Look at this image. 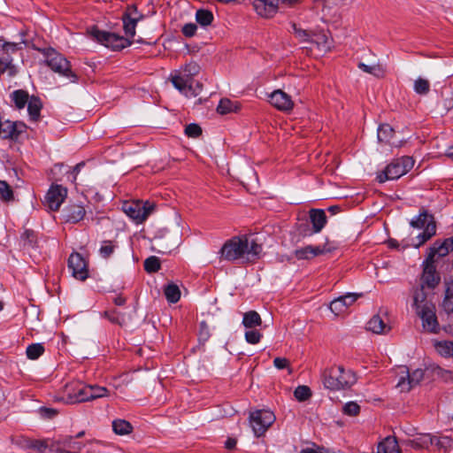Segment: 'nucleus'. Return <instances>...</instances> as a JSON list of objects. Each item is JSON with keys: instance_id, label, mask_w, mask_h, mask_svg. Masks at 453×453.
<instances>
[{"instance_id": "nucleus-1", "label": "nucleus", "mask_w": 453, "mask_h": 453, "mask_svg": "<svg viewBox=\"0 0 453 453\" xmlns=\"http://www.w3.org/2000/svg\"><path fill=\"white\" fill-rule=\"evenodd\" d=\"M143 17V14L138 11L136 5H127L122 15L126 37L115 33L100 30L96 27L91 28L90 35L102 45L112 50H121L132 44V41L129 38H134L136 25Z\"/></svg>"}, {"instance_id": "nucleus-2", "label": "nucleus", "mask_w": 453, "mask_h": 453, "mask_svg": "<svg viewBox=\"0 0 453 453\" xmlns=\"http://www.w3.org/2000/svg\"><path fill=\"white\" fill-rule=\"evenodd\" d=\"M262 245L256 240L249 242L246 236H234L227 240L219 250L220 259L229 262L242 259L255 262L260 257Z\"/></svg>"}, {"instance_id": "nucleus-3", "label": "nucleus", "mask_w": 453, "mask_h": 453, "mask_svg": "<svg viewBox=\"0 0 453 453\" xmlns=\"http://www.w3.org/2000/svg\"><path fill=\"white\" fill-rule=\"evenodd\" d=\"M321 380L326 388L335 391L350 388L356 383L357 377L351 370L338 365L325 369Z\"/></svg>"}, {"instance_id": "nucleus-4", "label": "nucleus", "mask_w": 453, "mask_h": 453, "mask_svg": "<svg viewBox=\"0 0 453 453\" xmlns=\"http://www.w3.org/2000/svg\"><path fill=\"white\" fill-rule=\"evenodd\" d=\"M453 251V236L444 240H436L426 250L425 259L438 265L441 271L453 270V259L448 256Z\"/></svg>"}, {"instance_id": "nucleus-5", "label": "nucleus", "mask_w": 453, "mask_h": 453, "mask_svg": "<svg viewBox=\"0 0 453 453\" xmlns=\"http://www.w3.org/2000/svg\"><path fill=\"white\" fill-rule=\"evenodd\" d=\"M33 49L41 52L45 58V64L55 73L64 76L71 82H77L78 76L71 70L70 62L53 48H39L33 46Z\"/></svg>"}, {"instance_id": "nucleus-6", "label": "nucleus", "mask_w": 453, "mask_h": 453, "mask_svg": "<svg viewBox=\"0 0 453 453\" xmlns=\"http://www.w3.org/2000/svg\"><path fill=\"white\" fill-rule=\"evenodd\" d=\"M410 225L413 228L423 229V232L416 236L417 242L412 244L416 249H418L436 234L437 226L434 217L426 209H422L418 215L410 221Z\"/></svg>"}, {"instance_id": "nucleus-7", "label": "nucleus", "mask_w": 453, "mask_h": 453, "mask_svg": "<svg viewBox=\"0 0 453 453\" xmlns=\"http://www.w3.org/2000/svg\"><path fill=\"white\" fill-rule=\"evenodd\" d=\"M414 165V159L409 156H403L388 164L385 170L378 175L380 182L389 180H397L407 173Z\"/></svg>"}, {"instance_id": "nucleus-8", "label": "nucleus", "mask_w": 453, "mask_h": 453, "mask_svg": "<svg viewBox=\"0 0 453 453\" xmlns=\"http://www.w3.org/2000/svg\"><path fill=\"white\" fill-rule=\"evenodd\" d=\"M155 209V203L150 201L125 202L122 204V211L136 224L145 221Z\"/></svg>"}, {"instance_id": "nucleus-9", "label": "nucleus", "mask_w": 453, "mask_h": 453, "mask_svg": "<svg viewBox=\"0 0 453 453\" xmlns=\"http://www.w3.org/2000/svg\"><path fill=\"white\" fill-rule=\"evenodd\" d=\"M200 72V66L196 62L187 64L183 68L171 73V81L178 90H185L186 85L195 82L194 77Z\"/></svg>"}, {"instance_id": "nucleus-10", "label": "nucleus", "mask_w": 453, "mask_h": 453, "mask_svg": "<svg viewBox=\"0 0 453 453\" xmlns=\"http://www.w3.org/2000/svg\"><path fill=\"white\" fill-rule=\"evenodd\" d=\"M250 423L257 437L264 435L275 421V415L269 410H256L250 414Z\"/></svg>"}, {"instance_id": "nucleus-11", "label": "nucleus", "mask_w": 453, "mask_h": 453, "mask_svg": "<svg viewBox=\"0 0 453 453\" xmlns=\"http://www.w3.org/2000/svg\"><path fill=\"white\" fill-rule=\"evenodd\" d=\"M87 384L77 380L67 383L64 388L62 400L66 404L88 402Z\"/></svg>"}, {"instance_id": "nucleus-12", "label": "nucleus", "mask_w": 453, "mask_h": 453, "mask_svg": "<svg viewBox=\"0 0 453 453\" xmlns=\"http://www.w3.org/2000/svg\"><path fill=\"white\" fill-rule=\"evenodd\" d=\"M438 265L424 259L421 264L420 285L427 289L434 290L441 283V273L437 271Z\"/></svg>"}, {"instance_id": "nucleus-13", "label": "nucleus", "mask_w": 453, "mask_h": 453, "mask_svg": "<svg viewBox=\"0 0 453 453\" xmlns=\"http://www.w3.org/2000/svg\"><path fill=\"white\" fill-rule=\"evenodd\" d=\"M299 1L300 0H254L253 7L259 16L269 18L277 12L280 3L292 6Z\"/></svg>"}, {"instance_id": "nucleus-14", "label": "nucleus", "mask_w": 453, "mask_h": 453, "mask_svg": "<svg viewBox=\"0 0 453 453\" xmlns=\"http://www.w3.org/2000/svg\"><path fill=\"white\" fill-rule=\"evenodd\" d=\"M402 375L399 377L397 388L401 391L409 392L412 388L418 385L424 378V371L422 369H416L410 372L407 366L401 368Z\"/></svg>"}, {"instance_id": "nucleus-15", "label": "nucleus", "mask_w": 453, "mask_h": 453, "mask_svg": "<svg viewBox=\"0 0 453 453\" xmlns=\"http://www.w3.org/2000/svg\"><path fill=\"white\" fill-rule=\"evenodd\" d=\"M418 316L422 320L424 329L430 333H437L439 330V323L435 314V307L432 303H426L422 308L416 311Z\"/></svg>"}, {"instance_id": "nucleus-16", "label": "nucleus", "mask_w": 453, "mask_h": 453, "mask_svg": "<svg viewBox=\"0 0 453 453\" xmlns=\"http://www.w3.org/2000/svg\"><path fill=\"white\" fill-rule=\"evenodd\" d=\"M27 126L20 121H3L0 118V137L12 141H18L26 133Z\"/></svg>"}, {"instance_id": "nucleus-17", "label": "nucleus", "mask_w": 453, "mask_h": 453, "mask_svg": "<svg viewBox=\"0 0 453 453\" xmlns=\"http://www.w3.org/2000/svg\"><path fill=\"white\" fill-rule=\"evenodd\" d=\"M67 196V189L61 185H51L44 196V205L50 210L58 211Z\"/></svg>"}, {"instance_id": "nucleus-18", "label": "nucleus", "mask_w": 453, "mask_h": 453, "mask_svg": "<svg viewBox=\"0 0 453 453\" xmlns=\"http://www.w3.org/2000/svg\"><path fill=\"white\" fill-rule=\"evenodd\" d=\"M68 268L76 280L84 281L88 278V264L78 252H73L70 255L68 258Z\"/></svg>"}, {"instance_id": "nucleus-19", "label": "nucleus", "mask_w": 453, "mask_h": 453, "mask_svg": "<svg viewBox=\"0 0 453 453\" xmlns=\"http://www.w3.org/2000/svg\"><path fill=\"white\" fill-rule=\"evenodd\" d=\"M334 250V247L327 246V242L324 245H307L305 247L296 249L294 251V256L298 260H310L318 256L330 253Z\"/></svg>"}, {"instance_id": "nucleus-20", "label": "nucleus", "mask_w": 453, "mask_h": 453, "mask_svg": "<svg viewBox=\"0 0 453 453\" xmlns=\"http://www.w3.org/2000/svg\"><path fill=\"white\" fill-rule=\"evenodd\" d=\"M86 215V210L81 203H71L64 207L62 217L65 223L76 224L82 220Z\"/></svg>"}, {"instance_id": "nucleus-21", "label": "nucleus", "mask_w": 453, "mask_h": 453, "mask_svg": "<svg viewBox=\"0 0 453 453\" xmlns=\"http://www.w3.org/2000/svg\"><path fill=\"white\" fill-rule=\"evenodd\" d=\"M269 97L270 104L281 111H288L294 107L290 96L280 89L274 90Z\"/></svg>"}, {"instance_id": "nucleus-22", "label": "nucleus", "mask_w": 453, "mask_h": 453, "mask_svg": "<svg viewBox=\"0 0 453 453\" xmlns=\"http://www.w3.org/2000/svg\"><path fill=\"white\" fill-rule=\"evenodd\" d=\"M394 134L395 130L390 125L381 124L379 126L377 137L380 142L388 144L393 147H400L402 145V141H394Z\"/></svg>"}, {"instance_id": "nucleus-23", "label": "nucleus", "mask_w": 453, "mask_h": 453, "mask_svg": "<svg viewBox=\"0 0 453 453\" xmlns=\"http://www.w3.org/2000/svg\"><path fill=\"white\" fill-rule=\"evenodd\" d=\"M309 219L313 227V232L318 234L322 231L327 222L326 212L322 209H311L309 211Z\"/></svg>"}, {"instance_id": "nucleus-24", "label": "nucleus", "mask_w": 453, "mask_h": 453, "mask_svg": "<svg viewBox=\"0 0 453 453\" xmlns=\"http://www.w3.org/2000/svg\"><path fill=\"white\" fill-rule=\"evenodd\" d=\"M444 297L441 307L447 314L453 313V277L444 279Z\"/></svg>"}, {"instance_id": "nucleus-25", "label": "nucleus", "mask_w": 453, "mask_h": 453, "mask_svg": "<svg viewBox=\"0 0 453 453\" xmlns=\"http://www.w3.org/2000/svg\"><path fill=\"white\" fill-rule=\"evenodd\" d=\"M377 453H400V448L395 436H388L377 446Z\"/></svg>"}, {"instance_id": "nucleus-26", "label": "nucleus", "mask_w": 453, "mask_h": 453, "mask_svg": "<svg viewBox=\"0 0 453 453\" xmlns=\"http://www.w3.org/2000/svg\"><path fill=\"white\" fill-rule=\"evenodd\" d=\"M42 108V104L41 99L38 96H31L27 102V111L32 121L36 122L39 120Z\"/></svg>"}, {"instance_id": "nucleus-27", "label": "nucleus", "mask_w": 453, "mask_h": 453, "mask_svg": "<svg viewBox=\"0 0 453 453\" xmlns=\"http://www.w3.org/2000/svg\"><path fill=\"white\" fill-rule=\"evenodd\" d=\"M367 329L374 334H386L389 332L390 326H388L380 316L374 315L367 323Z\"/></svg>"}, {"instance_id": "nucleus-28", "label": "nucleus", "mask_w": 453, "mask_h": 453, "mask_svg": "<svg viewBox=\"0 0 453 453\" xmlns=\"http://www.w3.org/2000/svg\"><path fill=\"white\" fill-rule=\"evenodd\" d=\"M59 443L63 446V450L65 453H80L84 447V444L77 441L73 436H66Z\"/></svg>"}, {"instance_id": "nucleus-29", "label": "nucleus", "mask_w": 453, "mask_h": 453, "mask_svg": "<svg viewBox=\"0 0 453 453\" xmlns=\"http://www.w3.org/2000/svg\"><path fill=\"white\" fill-rule=\"evenodd\" d=\"M239 109L240 105L237 102L231 101L228 98H222L217 106V112L220 115H225L230 112H236Z\"/></svg>"}, {"instance_id": "nucleus-30", "label": "nucleus", "mask_w": 453, "mask_h": 453, "mask_svg": "<svg viewBox=\"0 0 453 453\" xmlns=\"http://www.w3.org/2000/svg\"><path fill=\"white\" fill-rule=\"evenodd\" d=\"M427 294L426 292V288L419 285L415 288L413 290V303L412 306L416 311H418L422 308V305L428 303L426 301Z\"/></svg>"}, {"instance_id": "nucleus-31", "label": "nucleus", "mask_w": 453, "mask_h": 453, "mask_svg": "<svg viewBox=\"0 0 453 453\" xmlns=\"http://www.w3.org/2000/svg\"><path fill=\"white\" fill-rule=\"evenodd\" d=\"M262 324V319L256 311H249L243 314L242 325L246 328H254Z\"/></svg>"}, {"instance_id": "nucleus-32", "label": "nucleus", "mask_w": 453, "mask_h": 453, "mask_svg": "<svg viewBox=\"0 0 453 453\" xmlns=\"http://www.w3.org/2000/svg\"><path fill=\"white\" fill-rule=\"evenodd\" d=\"M112 430L116 434L126 435L133 431V426L125 419H115L112 421Z\"/></svg>"}, {"instance_id": "nucleus-33", "label": "nucleus", "mask_w": 453, "mask_h": 453, "mask_svg": "<svg viewBox=\"0 0 453 453\" xmlns=\"http://www.w3.org/2000/svg\"><path fill=\"white\" fill-rule=\"evenodd\" d=\"M166 300L171 303H177L180 298V290L176 284L169 283L164 288Z\"/></svg>"}, {"instance_id": "nucleus-34", "label": "nucleus", "mask_w": 453, "mask_h": 453, "mask_svg": "<svg viewBox=\"0 0 453 453\" xmlns=\"http://www.w3.org/2000/svg\"><path fill=\"white\" fill-rule=\"evenodd\" d=\"M87 392H88V402L93 401L97 398H102L107 396L108 389L104 387H100L97 385H88L87 384Z\"/></svg>"}, {"instance_id": "nucleus-35", "label": "nucleus", "mask_w": 453, "mask_h": 453, "mask_svg": "<svg viewBox=\"0 0 453 453\" xmlns=\"http://www.w3.org/2000/svg\"><path fill=\"white\" fill-rule=\"evenodd\" d=\"M11 98L18 109H23L28 102L29 96L26 90L17 89L12 93Z\"/></svg>"}, {"instance_id": "nucleus-36", "label": "nucleus", "mask_w": 453, "mask_h": 453, "mask_svg": "<svg viewBox=\"0 0 453 453\" xmlns=\"http://www.w3.org/2000/svg\"><path fill=\"white\" fill-rule=\"evenodd\" d=\"M214 19L213 13L206 9H199L196 12V20L202 27H207Z\"/></svg>"}, {"instance_id": "nucleus-37", "label": "nucleus", "mask_w": 453, "mask_h": 453, "mask_svg": "<svg viewBox=\"0 0 453 453\" xmlns=\"http://www.w3.org/2000/svg\"><path fill=\"white\" fill-rule=\"evenodd\" d=\"M436 351L444 357H453V342L441 341L436 342L434 344Z\"/></svg>"}, {"instance_id": "nucleus-38", "label": "nucleus", "mask_w": 453, "mask_h": 453, "mask_svg": "<svg viewBox=\"0 0 453 453\" xmlns=\"http://www.w3.org/2000/svg\"><path fill=\"white\" fill-rule=\"evenodd\" d=\"M0 49L3 51L2 57H8L16 53L21 49L17 42H7L4 37L0 36Z\"/></svg>"}, {"instance_id": "nucleus-39", "label": "nucleus", "mask_w": 453, "mask_h": 453, "mask_svg": "<svg viewBox=\"0 0 453 453\" xmlns=\"http://www.w3.org/2000/svg\"><path fill=\"white\" fill-rule=\"evenodd\" d=\"M434 443V438L429 434L410 441V445L415 449H428Z\"/></svg>"}, {"instance_id": "nucleus-40", "label": "nucleus", "mask_w": 453, "mask_h": 453, "mask_svg": "<svg viewBox=\"0 0 453 453\" xmlns=\"http://www.w3.org/2000/svg\"><path fill=\"white\" fill-rule=\"evenodd\" d=\"M118 247L117 242L114 241H103L99 249V254L103 258H109Z\"/></svg>"}, {"instance_id": "nucleus-41", "label": "nucleus", "mask_w": 453, "mask_h": 453, "mask_svg": "<svg viewBox=\"0 0 453 453\" xmlns=\"http://www.w3.org/2000/svg\"><path fill=\"white\" fill-rule=\"evenodd\" d=\"M43 343H32L27 346L26 353L28 359L35 360L44 353Z\"/></svg>"}, {"instance_id": "nucleus-42", "label": "nucleus", "mask_w": 453, "mask_h": 453, "mask_svg": "<svg viewBox=\"0 0 453 453\" xmlns=\"http://www.w3.org/2000/svg\"><path fill=\"white\" fill-rule=\"evenodd\" d=\"M413 89L418 95L426 96L430 91V82L426 79L418 77L414 81Z\"/></svg>"}, {"instance_id": "nucleus-43", "label": "nucleus", "mask_w": 453, "mask_h": 453, "mask_svg": "<svg viewBox=\"0 0 453 453\" xmlns=\"http://www.w3.org/2000/svg\"><path fill=\"white\" fill-rule=\"evenodd\" d=\"M185 88V90L179 91L187 97H196L201 93L203 89V84L199 81H196V84H194V82H190L189 84L186 85Z\"/></svg>"}, {"instance_id": "nucleus-44", "label": "nucleus", "mask_w": 453, "mask_h": 453, "mask_svg": "<svg viewBox=\"0 0 453 453\" xmlns=\"http://www.w3.org/2000/svg\"><path fill=\"white\" fill-rule=\"evenodd\" d=\"M21 239L24 242V246L35 248L37 242V236L34 230L26 229L21 234Z\"/></svg>"}, {"instance_id": "nucleus-45", "label": "nucleus", "mask_w": 453, "mask_h": 453, "mask_svg": "<svg viewBox=\"0 0 453 453\" xmlns=\"http://www.w3.org/2000/svg\"><path fill=\"white\" fill-rule=\"evenodd\" d=\"M161 267L160 260L157 257L151 256L144 261V270L147 273H156Z\"/></svg>"}, {"instance_id": "nucleus-46", "label": "nucleus", "mask_w": 453, "mask_h": 453, "mask_svg": "<svg viewBox=\"0 0 453 453\" xmlns=\"http://www.w3.org/2000/svg\"><path fill=\"white\" fill-rule=\"evenodd\" d=\"M294 395L299 402H304L311 396V390L308 386H298L294 391Z\"/></svg>"}, {"instance_id": "nucleus-47", "label": "nucleus", "mask_w": 453, "mask_h": 453, "mask_svg": "<svg viewBox=\"0 0 453 453\" xmlns=\"http://www.w3.org/2000/svg\"><path fill=\"white\" fill-rule=\"evenodd\" d=\"M0 199L5 202L13 199V191L5 180H0Z\"/></svg>"}, {"instance_id": "nucleus-48", "label": "nucleus", "mask_w": 453, "mask_h": 453, "mask_svg": "<svg viewBox=\"0 0 453 453\" xmlns=\"http://www.w3.org/2000/svg\"><path fill=\"white\" fill-rule=\"evenodd\" d=\"M329 309L333 313H334L336 316H339L340 314L345 312L347 310L345 308V304L342 299L341 296L334 298L329 305Z\"/></svg>"}, {"instance_id": "nucleus-49", "label": "nucleus", "mask_w": 453, "mask_h": 453, "mask_svg": "<svg viewBox=\"0 0 453 453\" xmlns=\"http://www.w3.org/2000/svg\"><path fill=\"white\" fill-rule=\"evenodd\" d=\"M296 230L298 232V234L303 238L310 237L315 234H318L317 232H313V227L310 226V224L308 222H302L297 224Z\"/></svg>"}, {"instance_id": "nucleus-50", "label": "nucleus", "mask_w": 453, "mask_h": 453, "mask_svg": "<svg viewBox=\"0 0 453 453\" xmlns=\"http://www.w3.org/2000/svg\"><path fill=\"white\" fill-rule=\"evenodd\" d=\"M357 66L363 72L372 74L376 77L380 76L382 73V69L379 65H368L363 62H359Z\"/></svg>"}, {"instance_id": "nucleus-51", "label": "nucleus", "mask_w": 453, "mask_h": 453, "mask_svg": "<svg viewBox=\"0 0 453 453\" xmlns=\"http://www.w3.org/2000/svg\"><path fill=\"white\" fill-rule=\"evenodd\" d=\"M104 317L113 324L122 326L125 323L124 317L116 310L104 311Z\"/></svg>"}, {"instance_id": "nucleus-52", "label": "nucleus", "mask_w": 453, "mask_h": 453, "mask_svg": "<svg viewBox=\"0 0 453 453\" xmlns=\"http://www.w3.org/2000/svg\"><path fill=\"white\" fill-rule=\"evenodd\" d=\"M185 134L190 138H197L202 134V128L198 124L191 123L186 126Z\"/></svg>"}, {"instance_id": "nucleus-53", "label": "nucleus", "mask_w": 453, "mask_h": 453, "mask_svg": "<svg viewBox=\"0 0 453 453\" xmlns=\"http://www.w3.org/2000/svg\"><path fill=\"white\" fill-rule=\"evenodd\" d=\"M211 337L209 326L205 321H201L199 324L198 340L202 343H205Z\"/></svg>"}, {"instance_id": "nucleus-54", "label": "nucleus", "mask_w": 453, "mask_h": 453, "mask_svg": "<svg viewBox=\"0 0 453 453\" xmlns=\"http://www.w3.org/2000/svg\"><path fill=\"white\" fill-rule=\"evenodd\" d=\"M342 411L348 416H357L360 411V406L356 402H348L344 404Z\"/></svg>"}, {"instance_id": "nucleus-55", "label": "nucleus", "mask_w": 453, "mask_h": 453, "mask_svg": "<svg viewBox=\"0 0 453 453\" xmlns=\"http://www.w3.org/2000/svg\"><path fill=\"white\" fill-rule=\"evenodd\" d=\"M263 334L257 330H250L245 333V340L250 344H257L260 342Z\"/></svg>"}, {"instance_id": "nucleus-56", "label": "nucleus", "mask_w": 453, "mask_h": 453, "mask_svg": "<svg viewBox=\"0 0 453 453\" xmlns=\"http://www.w3.org/2000/svg\"><path fill=\"white\" fill-rule=\"evenodd\" d=\"M295 35L301 41V42H309L311 38V35L307 30L302 29L300 27H297L296 24H293L292 26Z\"/></svg>"}, {"instance_id": "nucleus-57", "label": "nucleus", "mask_w": 453, "mask_h": 453, "mask_svg": "<svg viewBox=\"0 0 453 453\" xmlns=\"http://www.w3.org/2000/svg\"><path fill=\"white\" fill-rule=\"evenodd\" d=\"M39 413L43 418L52 419L58 414V411L54 408L41 407Z\"/></svg>"}, {"instance_id": "nucleus-58", "label": "nucleus", "mask_w": 453, "mask_h": 453, "mask_svg": "<svg viewBox=\"0 0 453 453\" xmlns=\"http://www.w3.org/2000/svg\"><path fill=\"white\" fill-rule=\"evenodd\" d=\"M27 446L28 448L35 449L40 453L44 452L45 449L48 448L46 441L41 440L30 441Z\"/></svg>"}, {"instance_id": "nucleus-59", "label": "nucleus", "mask_w": 453, "mask_h": 453, "mask_svg": "<svg viewBox=\"0 0 453 453\" xmlns=\"http://www.w3.org/2000/svg\"><path fill=\"white\" fill-rule=\"evenodd\" d=\"M197 26L195 23H187L182 27L181 32L186 37H192L196 35Z\"/></svg>"}, {"instance_id": "nucleus-60", "label": "nucleus", "mask_w": 453, "mask_h": 453, "mask_svg": "<svg viewBox=\"0 0 453 453\" xmlns=\"http://www.w3.org/2000/svg\"><path fill=\"white\" fill-rule=\"evenodd\" d=\"M358 296L359 295L354 293H347L344 296H341L345 304L346 310L348 309L349 306L352 305L357 300Z\"/></svg>"}, {"instance_id": "nucleus-61", "label": "nucleus", "mask_w": 453, "mask_h": 453, "mask_svg": "<svg viewBox=\"0 0 453 453\" xmlns=\"http://www.w3.org/2000/svg\"><path fill=\"white\" fill-rule=\"evenodd\" d=\"M433 438L434 441V444H436L439 448L447 449V448L450 447L451 442H453V441L449 437H447V436H443V437H440V438H434V437H433Z\"/></svg>"}, {"instance_id": "nucleus-62", "label": "nucleus", "mask_w": 453, "mask_h": 453, "mask_svg": "<svg viewBox=\"0 0 453 453\" xmlns=\"http://www.w3.org/2000/svg\"><path fill=\"white\" fill-rule=\"evenodd\" d=\"M289 362L287 358L284 357H275L273 360V365L277 369H284L288 365Z\"/></svg>"}, {"instance_id": "nucleus-63", "label": "nucleus", "mask_w": 453, "mask_h": 453, "mask_svg": "<svg viewBox=\"0 0 453 453\" xmlns=\"http://www.w3.org/2000/svg\"><path fill=\"white\" fill-rule=\"evenodd\" d=\"M85 165L84 162L78 163L71 172V174L73 175V181L76 180L77 174L81 172V168Z\"/></svg>"}, {"instance_id": "nucleus-64", "label": "nucleus", "mask_w": 453, "mask_h": 453, "mask_svg": "<svg viewBox=\"0 0 453 453\" xmlns=\"http://www.w3.org/2000/svg\"><path fill=\"white\" fill-rule=\"evenodd\" d=\"M237 441L234 438H227V440L225 441V448L231 450L234 449L236 446Z\"/></svg>"}]
</instances>
